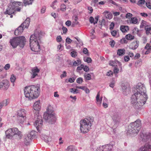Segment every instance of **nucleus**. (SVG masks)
Wrapping results in <instances>:
<instances>
[{
	"label": "nucleus",
	"mask_w": 151,
	"mask_h": 151,
	"mask_svg": "<svg viewBox=\"0 0 151 151\" xmlns=\"http://www.w3.org/2000/svg\"><path fill=\"white\" fill-rule=\"evenodd\" d=\"M139 151H151V145L148 144H145L139 148Z\"/></svg>",
	"instance_id": "dca6fc26"
},
{
	"label": "nucleus",
	"mask_w": 151,
	"mask_h": 151,
	"mask_svg": "<svg viewBox=\"0 0 151 151\" xmlns=\"http://www.w3.org/2000/svg\"><path fill=\"white\" fill-rule=\"evenodd\" d=\"M42 33L41 31L36 30L34 34L31 35L30 38V47L34 51H38L40 50L39 43L41 42Z\"/></svg>",
	"instance_id": "f257e3e1"
},
{
	"label": "nucleus",
	"mask_w": 151,
	"mask_h": 151,
	"mask_svg": "<svg viewBox=\"0 0 151 151\" xmlns=\"http://www.w3.org/2000/svg\"><path fill=\"white\" fill-rule=\"evenodd\" d=\"M32 139L31 137H28V135H27V136L25 137L24 139V142L25 144L27 145H28L29 144V142L32 140Z\"/></svg>",
	"instance_id": "bb28decb"
},
{
	"label": "nucleus",
	"mask_w": 151,
	"mask_h": 151,
	"mask_svg": "<svg viewBox=\"0 0 151 151\" xmlns=\"http://www.w3.org/2000/svg\"><path fill=\"white\" fill-rule=\"evenodd\" d=\"M17 29L19 31V34H21L23 32L24 30V27L23 26H21V25L19 26L18 28Z\"/></svg>",
	"instance_id": "79ce46f5"
},
{
	"label": "nucleus",
	"mask_w": 151,
	"mask_h": 151,
	"mask_svg": "<svg viewBox=\"0 0 151 151\" xmlns=\"http://www.w3.org/2000/svg\"><path fill=\"white\" fill-rule=\"evenodd\" d=\"M66 76V72L65 71H63V74H61L60 76V77L61 78H62L63 77H65Z\"/></svg>",
	"instance_id": "e2e57ef3"
},
{
	"label": "nucleus",
	"mask_w": 151,
	"mask_h": 151,
	"mask_svg": "<svg viewBox=\"0 0 151 151\" xmlns=\"http://www.w3.org/2000/svg\"><path fill=\"white\" fill-rule=\"evenodd\" d=\"M67 151H76V150L74 146H70L68 147Z\"/></svg>",
	"instance_id": "473e14b6"
},
{
	"label": "nucleus",
	"mask_w": 151,
	"mask_h": 151,
	"mask_svg": "<svg viewBox=\"0 0 151 151\" xmlns=\"http://www.w3.org/2000/svg\"><path fill=\"white\" fill-rule=\"evenodd\" d=\"M93 121V117L85 118L80 122L81 131L84 133H87L90 129L91 122Z\"/></svg>",
	"instance_id": "20e7f679"
},
{
	"label": "nucleus",
	"mask_w": 151,
	"mask_h": 151,
	"mask_svg": "<svg viewBox=\"0 0 151 151\" xmlns=\"http://www.w3.org/2000/svg\"><path fill=\"white\" fill-rule=\"evenodd\" d=\"M81 61L79 59L77 60L76 61H75L73 63V66H76L81 63Z\"/></svg>",
	"instance_id": "e433bc0d"
},
{
	"label": "nucleus",
	"mask_w": 151,
	"mask_h": 151,
	"mask_svg": "<svg viewBox=\"0 0 151 151\" xmlns=\"http://www.w3.org/2000/svg\"><path fill=\"white\" fill-rule=\"evenodd\" d=\"M72 40L68 37H67L65 40L66 43L68 44H70L72 42Z\"/></svg>",
	"instance_id": "864d4df0"
},
{
	"label": "nucleus",
	"mask_w": 151,
	"mask_h": 151,
	"mask_svg": "<svg viewBox=\"0 0 151 151\" xmlns=\"http://www.w3.org/2000/svg\"><path fill=\"white\" fill-rule=\"evenodd\" d=\"M112 142H111V143H112ZM114 145V143L111 144H109V145H105L102 146L100 147H99L100 150H104V149H105L106 150V151L107 150H109L110 151V150H111L113 147V146Z\"/></svg>",
	"instance_id": "6ab92c4d"
},
{
	"label": "nucleus",
	"mask_w": 151,
	"mask_h": 151,
	"mask_svg": "<svg viewBox=\"0 0 151 151\" xmlns=\"http://www.w3.org/2000/svg\"><path fill=\"white\" fill-rule=\"evenodd\" d=\"M129 29V27L128 26L121 25L120 27V30L122 32H127Z\"/></svg>",
	"instance_id": "393cba45"
},
{
	"label": "nucleus",
	"mask_w": 151,
	"mask_h": 151,
	"mask_svg": "<svg viewBox=\"0 0 151 151\" xmlns=\"http://www.w3.org/2000/svg\"><path fill=\"white\" fill-rule=\"evenodd\" d=\"M31 94L33 96V99H35L38 97L39 95L40 89V87L37 86H27Z\"/></svg>",
	"instance_id": "1a4fd4ad"
},
{
	"label": "nucleus",
	"mask_w": 151,
	"mask_h": 151,
	"mask_svg": "<svg viewBox=\"0 0 151 151\" xmlns=\"http://www.w3.org/2000/svg\"><path fill=\"white\" fill-rule=\"evenodd\" d=\"M136 95L135 94L132 95L131 97V103L135 108L138 109L145 104L148 97L147 95H145L144 97L141 98Z\"/></svg>",
	"instance_id": "7ed1b4c3"
},
{
	"label": "nucleus",
	"mask_w": 151,
	"mask_h": 151,
	"mask_svg": "<svg viewBox=\"0 0 151 151\" xmlns=\"http://www.w3.org/2000/svg\"><path fill=\"white\" fill-rule=\"evenodd\" d=\"M83 52L85 54H86V55L87 56H89V54L88 52V50L86 48H84L83 49Z\"/></svg>",
	"instance_id": "c03bdc74"
},
{
	"label": "nucleus",
	"mask_w": 151,
	"mask_h": 151,
	"mask_svg": "<svg viewBox=\"0 0 151 151\" xmlns=\"http://www.w3.org/2000/svg\"><path fill=\"white\" fill-rule=\"evenodd\" d=\"M145 0H139L138 1L137 4L139 5L143 4H145Z\"/></svg>",
	"instance_id": "09e8293b"
},
{
	"label": "nucleus",
	"mask_w": 151,
	"mask_h": 151,
	"mask_svg": "<svg viewBox=\"0 0 151 151\" xmlns=\"http://www.w3.org/2000/svg\"><path fill=\"white\" fill-rule=\"evenodd\" d=\"M62 29L63 30V33L65 34H66L68 31L67 29L64 26L62 27Z\"/></svg>",
	"instance_id": "6e6d98bb"
},
{
	"label": "nucleus",
	"mask_w": 151,
	"mask_h": 151,
	"mask_svg": "<svg viewBox=\"0 0 151 151\" xmlns=\"http://www.w3.org/2000/svg\"><path fill=\"white\" fill-rule=\"evenodd\" d=\"M26 111L24 109H21L17 111V116H26Z\"/></svg>",
	"instance_id": "4be33fe9"
},
{
	"label": "nucleus",
	"mask_w": 151,
	"mask_h": 151,
	"mask_svg": "<svg viewBox=\"0 0 151 151\" xmlns=\"http://www.w3.org/2000/svg\"><path fill=\"white\" fill-rule=\"evenodd\" d=\"M10 64H7L5 65V66L4 67V68L6 70H8L9 69V68H10Z\"/></svg>",
	"instance_id": "69168bd1"
},
{
	"label": "nucleus",
	"mask_w": 151,
	"mask_h": 151,
	"mask_svg": "<svg viewBox=\"0 0 151 151\" xmlns=\"http://www.w3.org/2000/svg\"><path fill=\"white\" fill-rule=\"evenodd\" d=\"M136 92L133 94H135L137 96L143 98L145 95H147L146 93V88L143 84L138 83L135 86Z\"/></svg>",
	"instance_id": "6e6552de"
},
{
	"label": "nucleus",
	"mask_w": 151,
	"mask_h": 151,
	"mask_svg": "<svg viewBox=\"0 0 151 151\" xmlns=\"http://www.w3.org/2000/svg\"><path fill=\"white\" fill-rule=\"evenodd\" d=\"M138 19L136 17H132L130 20V23L133 24H137L138 23Z\"/></svg>",
	"instance_id": "c85d7f7f"
},
{
	"label": "nucleus",
	"mask_w": 151,
	"mask_h": 151,
	"mask_svg": "<svg viewBox=\"0 0 151 151\" xmlns=\"http://www.w3.org/2000/svg\"><path fill=\"white\" fill-rule=\"evenodd\" d=\"M132 16V14L129 13H128L126 15V17L127 18H129L131 17Z\"/></svg>",
	"instance_id": "338daca9"
},
{
	"label": "nucleus",
	"mask_w": 151,
	"mask_h": 151,
	"mask_svg": "<svg viewBox=\"0 0 151 151\" xmlns=\"http://www.w3.org/2000/svg\"><path fill=\"white\" fill-rule=\"evenodd\" d=\"M115 44V41L113 40H112L109 42L110 45H111V47H114Z\"/></svg>",
	"instance_id": "a18cd8bd"
},
{
	"label": "nucleus",
	"mask_w": 151,
	"mask_h": 151,
	"mask_svg": "<svg viewBox=\"0 0 151 151\" xmlns=\"http://www.w3.org/2000/svg\"><path fill=\"white\" fill-rule=\"evenodd\" d=\"M120 42L121 44H126L127 42V41L126 38H123L120 40Z\"/></svg>",
	"instance_id": "ea45409f"
},
{
	"label": "nucleus",
	"mask_w": 151,
	"mask_h": 151,
	"mask_svg": "<svg viewBox=\"0 0 151 151\" xmlns=\"http://www.w3.org/2000/svg\"><path fill=\"white\" fill-rule=\"evenodd\" d=\"M78 22L77 20L76 19H75V21L73 22L71 26L74 27L76 25H77L78 24Z\"/></svg>",
	"instance_id": "3c124183"
},
{
	"label": "nucleus",
	"mask_w": 151,
	"mask_h": 151,
	"mask_svg": "<svg viewBox=\"0 0 151 151\" xmlns=\"http://www.w3.org/2000/svg\"><path fill=\"white\" fill-rule=\"evenodd\" d=\"M33 0H23V3L25 5L31 4Z\"/></svg>",
	"instance_id": "2f4dec72"
},
{
	"label": "nucleus",
	"mask_w": 151,
	"mask_h": 151,
	"mask_svg": "<svg viewBox=\"0 0 151 151\" xmlns=\"http://www.w3.org/2000/svg\"><path fill=\"white\" fill-rule=\"evenodd\" d=\"M66 7L64 4H62L60 6V9L63 12H65L66 9Z\"/></svg>",
	"instance_id": "58836bf2"
},
{
	"label": "nucleus",
	"mask_w": 151,
	"mask_h": 151,
	"mask_svg": "<svg viewBox=\"0 0 151 151\" xmlns=\"http://www.w3.org/2000/svg\"><path fill=\"white\" fill-rule=\"evenodd\" d=\"M71 22L70 20H67L65 23L66 25L68 27L70 26L71 24Z\"/></svg>",
	"instance_id": "680f3d73"
},
{
	"label": "nucleus",
	"mask_w": 151,
	"mask_h": 151,
	"mask_svg": "<svg viewBox=\"0 0 151 151\" xmlns=\"http://www.w3.org/2000/svg\"><path fill=\"white\" fill-rule=\"evenodd\" d=\"M10 5L15 9L16 7H18L20 6H23V3L20 1H15L14 0H11V1Z\"/></svg>",
	"instance_id": "f3484780"
},
{
	"label": "nucleus",
	"mask_w": 151,
	"mask_h": 151,
	"mask_svg": "<svg viewBox=\"0 0 151 151\" xmlns=\"http://www.w3.org/2000/svg\"><path fill=\"white\" fill-rule=\"evenodd\" d=\"M83 64H81L80 66H78L77 67V69L79 70H81L83 69Z\"/></svg>",
	"instance_id": "0e129e2a"
},
{
	"label": "nucleus",
	"mask_w": 151,
	"mask_h": 151,
	"mask_svg": "<svg viewBox=\"0 0 151 151\" xmlns=\"http://www.w3.org/2000/svg\"><path fill=\"white\" fill-rule=\"evenodd\" d=\"M10 80L12 82L14 83L16 80V78L13 74H12L10 78Z\"/></svg>",
	"instance_id": "37998d69"
},
{
	"label": "nucleus",
	"mask_w": 151,
	"mask_h": 151,
	"mask_svg": "<svg viewBox=\"0 0 151 151\" xmlns=\"http://www.w3.org/2000/svg\"><path fill=\"white\" fill-rule=\"evenodd\" d=\"M71 56L73 58H75L77 55V53L75 50H73L70 53Z\"/></svg>",
	"instance_id": "4c0bfd02"
},
{
	"label": "nucleus",
	"mask_w": 151,
	"mask_h": 151,
	"mask_svg": "<svg viewBox=\"0 0 151 151\" xmlns=\"http://www.w3.org/2000/svg\"><path fill=\"white\" fill-rule=\"evenodd\" d=\"M125 53V50L124 49H120L118 50L117 54L119 56L124 55Z\"/></svg>",
	"instance_id": "cd10ccee"
},
{
	"label": "nucleus",
	"mask_w": 151,
	"mask_h": 151,
	"mask_svg": "<svg viewBox=\"0 0 151 151\" xmlns=\"http://www.w3.org/2000/svg\"><path fill=\"white\" fill-rule=\"evenodd\" d=\"M111 33L112 36L115 37L117 34V32L116 30H114L111 32Z\"/></svg>",
	"instance_id": "bf43d9fd"
},
{
	"label": "nucleus",
	"mask_w": 151,
	"mask_h": 151,
	"mask_svg": "<svg viewBox=\"0 0 151 151\" xmlns=\"http://www.w3.org/2000/svg\"><path fill=\"white\" fill-rule=\"evenodd\" d=\"M113 122L112 124L113 125V128H116L120 123L121 119L120 117L117 113H114L112 116Z\"/></svg>",
	"instance_id": "9d476101"
},
{
	"label": "nucleus",
	"mask_w": 151,
	"mask_h": 151,
	"mask_svg": "<svg viewBox=\"0 0 151 151\" xmlns=\"http://www.w3.org/2000/svg\"><path fill=\"white\" fill-rule=\"evenodd\" d=\"M114 26V23L113 22H112L109 26V29L111 30L113 29Z\"/></svg>",
	"instance_id": "5fc2aeb1"
},
{
	"label": "nucleus",
	"mask_w": 151,
	"mask_h": 151,
	"mask_svg": "<svg viewBox=\"0 0 151 151\" xmlns=\"http://www.w3.org/2000/svg\"><path fill=\"white\" fill-rule=\"evenodd\" d=\"M83 81V79L81 77L78 78L76 80V82L78 83H81Z\"/></svg>",
	"instance_id": "49530a36"
},
{
	"label": "nucleus",
	"mask_w": 151,
	"mask_h": 151,
	"mask_svg": "<svg viewBox=\"0 0 151 151\" xmlns=\"http://www.w3.org/2000/svg\"><path fill=\"white\" fill-rule=\"evenodd\" d=\"M84 76L85 78L88 80H89L91 79V75L89 74L88 73L86 75H84Z\"/></svg>",
	"instance_id": "a19ab883"
},
{
	"label": "nucleus",
	"mask_w": 151,
	"mask_h": 151,
	"mask_svg": "<svg viewBox=\"0 0 151 151\" xmlns=\"http://www.w3.org/2000/svg\"><path fill=\"white\" fill-rule=\"evenodd\" d=\"M78 91V90L77 89H76L74 88H71L70 89V92L73 93H77L76 92Z\"/></svg>",
	"instance_id": "603ef678"
},
{
	"label": "nucleus",
	"mask_w": 151,
	"mask_h": 151,
	"mask_svg": "<svg viewBox=\"0 0 151 151\" xmlns=\"http://www.w3.org/2000/svg\"><path fill=\"white\" fill-rule=\"evenodd\" d=\"M89 22L91 23V24L93 23L94 24V23L95 22H94V19L93 17H91V16L89 18Z\"/></svg>",
	"instance_id": "13d9d810"
},
{
	"label": "nucleus",
	"mask_w": 151,
	"mask_h": 151,
	"mask_svg": "<svg viewBox=\"0 0 151 151\" xmlns=\"http://www.w3.org/2000/svg\"><path fill=\"white\" fill-rule=\"evenodd\" d=\"M146 6L149 9H151V4L149 2H146Z\"/></svg>",
	"instance_id": "774afa93"
},
{
	"label": "nucleus",
	"mask_w": 151,
	"mask_h": 151,
	"mask_svg": "<svg viewBox=\"0 0 151 151\" xmlns=\"http://www.w3.org/2000/svg\"><path fill=\"white\" fill-rule=\"evenodd\" d=\"M145 29L146 31V34L148 35L150 33V31L151 30V27L147 26L145 27Z\"/></svg>",
	"instance_id": "c9c22d12"
},
{
	"label": "nucleus",
	"mask_w": 151,
	"mask_h": 151,
	"mask_svg": "<svg viewBox=\"0 0 151 151\" xmlns=\"http://www.w3.org/2000/svg\"><path fill=\"white\" fill-rule=\"evenodd\" d=\"M28 136L32 139L36 135V132L34 130L31 131L28 134Z\"/></svg>",
	"instance_id": "c756f323"
},
{
	"label": "nucleus",
	"mask_w": 151,
	"mask_h": 151,
	"mask_svg": "<svg viewBox=\"0 0 151 151\" xmlns=\"http://www.w3.org/2000/svg\"><path fill=\"white\" fill-rule=\"evenodd\" d=\"M19 30L17 28L15 30L14 34L15 35H21V34H19Z\"/></svg>",
	"instance_id": "052dcab7"
},
{
	"label": "nucleus",
	"mask_w": 151,
	"mask_h": 151,
	"mask_svg": "<svg viewBox=\"0 0 151 151\" xmlns=\"http://www.w3.org/2000/svg\"><path fill=\"white\" fill-rule=\"evenodd\" d=\"M31 73L32 75L31 78H33L37 76L38 74L39 73L40 70L37 67L33 68L31 70Z\"/></svg>",
	"instance_id": "f8f14e48"
},
{
	"label": "nucleus",
	"mask_w": 151,
	"mask_h": 151,
	"mask_svg": "<svg viewBox=\"0 0 151 151\" xmlns=\"http://www.w3.org/2000/svg\"><path fill=\"white\" fill-rule=\"evenodd\" d=\"M83 69L86 72H87L89 70V67L87 65H83Z\"/></svg>",
	"instance_id": "de8ad7c7"
},
{
	"label": "nucleus",
	"mask_w": 151,
	"mask_h": 151,
	"mask_svg": "<svg viewBox=\"0 0 151 151\" xmlns=\"http://www.w3.org/2000/svg\"><path fill=\"white\" fill-rule=\"evenodd\" d=\"M84 60L85 62L88 63H91L92 61V59L90 58H87L86 60L85 59H84Z\"/></svg>",
	"instance_id": "8fccbe9b"
},
{
	"label": "nucleus",
	"mask_w": 151,
	"mask_h": 151,
	"mask_svg": "<svg viewBox=\"0 0 151 151\" xmlns=\"http://www.w3.org/2000/svg\"><path fill=\"white\" fill-rule=\"evenodd\" d=\"M42 139L46 142L48 143L51 141V138L50 137L44 134H42L41 136Z\"/></svg>",
	"instance_id": "412c9836"
},
{
	"label": "nucleus",
	"mask_w": 151,
	"mask_h": 151,
	"mask_svg": "<svg viewBox=\"0 0 151 151\" xmlns=\"http://www.w3.org/2000/svg\"><path fill=\"white\" fill-rule=\"evenodd\" d=\"M134 36L130 34H128L126 35L125 38L126 39L128 40H132L134 39Z\"/></svg>",
	"instance_id": "72a5a7b5"
},
{
	"label": "nucleus",
	"mask_w": 151,
	"mask_h": 151,
	"mask_svg": "<svg viewBox=\"0 0 151 151\" xmlns=\"http://www.w3.org/2000/svg\"><path fill=\"white\" fill-rule=\"evenodd\" d=\"M24 94L26 98H27L29 100H31L33 99V96L31 94V92H30L29 90L27 88V87H26L24 90Z\"/></svg>",
	"instance_id": "4468645a"
},
{
	"label": "nucleus",
	"mask_w": 151,
	"mask_h": 151,
	"mask_svg": "<svg viewBox=\"0 0 151 151\" xmlns=\"http://www.w3.org/2000/svg\"><path fill=\"white\" fill-rule=\"evenodd\" d=\"M141 126V121L139 119L137 120L134 122L131 123L129 126V129L128 130V133L129 134L137 133L140 129Z\"/></svg>",
	"instance_id": "423d86ee"
},
{
	"label": "nucleus",
	"mask_w": 151,
	"mask_h": 151,
	"mask_svg": "<svg viewBox=\"0 0 151 151\" xmlns=\"http://www.w3.org/2000/svg\"><path fill=\"white\" fill-rule=\"evenodd\" d=\"M41 106L40 105V101H38L34 104L33 108L35 110H38L40 109Z\"/></svg>",
	"instance_id": "b1692460"
},
{
	"label": "nucleus",
	"mask_w": 151,
	"mask_h": 151,
	"mask_svg": "<svg viewBox=\"0 0 151 151\" xmlns=\"http://www.w3.org/2000/svg\"><path fill=\"white\" fill-rule=\"evenodd\" d=\"M37 119L35 121L34 125L38 132H40L42 125L43 121L41 116L37 115Z\"/></svg>",
	"instance_id": "9b49d317"
},
{
	"label": "nucleus",
	"mask_w": 151,
	"mask_h": 151,
	"mask_svg": "<svg viewBox=\"0 0 151 151\" xmlns=\"http://www.w3.org/2000/svg\"><path fill=\"white\" fill-rule=\"evenodd\" d=\"M106 18L109 19H111L113 17L112 14L109 12L108 11H106L103 13Z\"/></svg>",
	"instance_id": "5701e85b"
},
{
	"label": "nucleus",
	"mask_w": 151,
	"mask_h": 151,
	"mask_svg": "<svg viewBox=\"0 0 151 151\" xmlns=\"http://www.w3.org/2000/svg\"><path fill=\"white\" fill-rule=\"evenodd\" d=\"M30 22V18H27L24 22L21 25L24 28H27L29 25Z\"/></svg>",
	"instance_id": "aec40b11"
},
{
	"label": "nucleus",
	"mask_w": 151,
	"mask_h": 151,
	"mask_svg": "<svg viewBox=\"0 0 151 151\" xmlns=\"http://www.w3.org/2000/svg\"><path fill=\"white\" fill-rule=\"evenodd\" d=\"M17 122L19 124H22L25 119L26 118V116H17Z\"/></svg>",
	"instance_id": "a878e982"
},
{
	"label": "nucleus",
	"mask_w": 151,
	"mask_h": 151,
	"mask_svg": "<svg viewBox=\"0 0 151 151\" xmlns=\"http://www.w3.org/2000/svg\"><path fill=\"white\" fill-rule=\"evenodd\" d=\"M9 81L7 80H4L0 83V88H2L6 90L9 86Z\"/></svg>",
	"instance_id": "ddd939ff"
},
{
	"label": "nucleus",
	"mask_w": 151,
	"mask_h": 151,
	"mask_svg": "<svg viewBox=\"0 0 151 151\" xmlns=\"http://www.w3.org/2000/svg\"><path fill=\"white\" fill-rule=\"evenodd\" d=\"M141 138H142V141L144 142H146L150 139L151 140V133L148 134L142 133L141 135Z\"/></svg>",
	"instance_id": "2eb2a0df"
},
{
	"label": "nucleus",
	"mask_w": 151,
	"mask_h": 151,
	"mask_svg": "<svg viewBox=\"0 0 151 151\" xmlns=\"http://www.w3.org/2000/svg\"><path fill=\"white\" fill-rule=\"evenodd\" d=\"M15 12L14 9L10 5L8 8L6 9V11L4 12V14H8L11 15L12 14H14Z\"/></svg>",
	"instance_id": "a211bd4d"
},
{
	"label": "nucleus",
	"mask_w": 151,
	"mask_h": 151,
	"mask_svg": "<svg viewBox=\"0 0 151 151\" xmlns=\"http://www.w3.org/2000/svg\"><path fill=\"white\" fill-rule=\"evenodd\" d=\"M24 37H17L11 39L10 42L13 48H15L18 45L21 48L24 47L26 41Z\"/></svg>",
	"instance_id": "39448f33"
},
{
	"label": "nucleus",
	"mask_w": 151,
	"mask_h": 151,
	"mask_svg": "<svg viewBox=\"0 0 151 151\" xmlns=\"http://www.w3.org/2000/svg\"><path fill=\"white\" fill-rule=\"evenodd\" d=\"M146 22L145 21L142 20L140 26V28H142L143 27L145 26V25L146 24Z\"/></svg>",
	"instance_id": "4d7b16f0"
},
{
	"label": "nucleus",
	"mask_w": 151,
	"mask_h": 151,
	"mask_svg": "<svg viewBox=\"0 0 151 151\" xmlns=\"http://www.w3.org/2000/svg\"><path fill=\"white\" fill-rule=\"evenodd\" d=\"M99 97H100V94H99V92L97 94L96 97V100L97 102H100V103H101L102 97H101L100 98V99H99Z\"/></svg>",
	"instance_id": "f704fd0d"
},
{
	"label": "nucleus",
	"mask_w": 151,
	"mask_h": 151,
	"mask_svg": "<svg viewBox=\"0 0 151 151\" xmlns=\"http://www.w3.org/2000/svg\"><path fill=\"white\" fill-rule=\"evenodd\" d=\"M5 133L6 138L10 139L19 140L23 136L22 132L16 127L9 129L5 131Z\"/></svg>",
	"instance_id": "f03ea898"
},
{
	"label": "nucleus",
	"mask_w": 151,
	"mask_h": 151,
	"mask_svg": "<svg viewBox=\"0 0 151 151\" xmlns=\"http://www.w3.org/2000/svg\"><path fill=\"white\" fill-rule=\"evenodd\" d=\"M127 84L126 83H122V84L121 85V87L122 88V91L124 92H125L127 88Z\"/></svg>",
	"instance_id": "7c9ffc66"
},
{
	"label": "nucleus",
	"mask_w": 151,
	"mask_h": 151,
	"mask_svg": "<svg viewBox=\"0 0 151 151\" xmlns=\"http://www.w3.org/2000/svg\"><path fill=\"white\" fill-rule=\"evenodd\" d=\"M47 112L45 113L43 115V118L48 120L49 123L53 124L55 123L56 120L55 116L52 110H50L49 109H47Z\"/></svg>",
	"instance_id": "0eeeda50"
}]
</instances>
